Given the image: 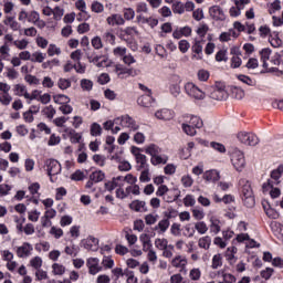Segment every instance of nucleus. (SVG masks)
<instances>
[{
	"label": "nucleus",
	"instance_id": "obj_28",
	"mask_svg": "<svg viewBox=\"0 0 283 283\" xmlns=\"http://www.w3.org/2000/svg\"><path fill=\"white\" fill-rule=\"evenodd\" d=\"M188 124H190L195 129H202V127L205 126L202 118L196 115L190 116Z\"/></svg>",
	"mask_w": 283,
	"mask_h": 283
},
{
	"label": "nucleus",
	"instance_id": "obj_57",
	"mask_svg": "<svg viewBox=\"0 0 283 283\" xmlns=\"http://www.w3.org/2000/svg\"><path fill=\"white\" fill-rule=\"evenodd\" d=\"M102 132L103 127H101L98 123H93L91 125V136H101Z\"/></svg>",
	"mask_w": 283,
	"mask_h": 283
},
{
	"label": "nucleus",
	"instance_id": "obj_64",
	"mask_svg": "<svg viewBox=\"0 0 283 283\" xmlns=\"http://www.w3.org/2000/svg\"><path fill=\"white\" fill-rule=\"evenodd\" d=\"M145 222L148 226L156 224V222H158V214H151V213L146 214Z\"/></svg>",
	"mask_w": 283,
	"mask_h": 283
},
{
	"label": "nucleus",
	"instance_id": "obj_30",
	"mask_svg": "<svg viewBox=\"0 0 283 283\" xmlns=\"http://www.w3.org/2000/svg\"><path fill=\"white\" fill-rule=\"evenodd\" d=\"M198 247L199 249H205V251H209V249L211 248V237L209 235L201 237L198 240Z\"/></svg>",
	"mask_w": 283,
	"mask_h": 283
},
{
	"label": "nucleus",
	"instance_id": "obj_26",
	"mask_svg": "<svg viewBox=\"0 0 283 283\" xmlns=\"http://www.w3.org/2000/svg\"><path fill=\"white\" fill-rule=\"evenodd\" d=\"M283 165H280L276 169L271 172V181L273 185H280V178H282Z\"/></svg>",
	"mask_w": 283,
	"mask_h": 283
},
{
	"label": "nucleus",
	"instance_id": "obj_9",
	"mask_svg": "<svg viewBox=\"0 0 283 283\" xmlns=\"http://www.w3.org/2000/svg\"><path fill=\"white\" fill-rule=\"evenodd\" d=\"M86 266L90 275H96L103 271V266H101V260H98V258H88L86 260Z\"/></svg>",
	"mask_w": 283,
	"mask_h": 283
},
{
	"label": "nucleus",
	"instance_id": "obj_52",
	"mask_svg": "<svg viewBox=\"0 0 283 283\" xmlns=\"http://www.w3.org/2000/svg\"><path fill=\"white\" fill-rule=\"evenodd\" d=\"M263 209H264L268 218H271L272 220H277V218H280V213L275 209L266 208L265 206H263Z\"/></svg>",
	"mask_w": 283,
	"mask_h": 283
},
{
	"label": "nucleus",
	"instance_id": "obj_27",
	"mask_svg": "<svg viewBox=\"0 0 283 283\" xmlns=\"http://www.w3.org/2000/svg\"><path fill=\"white\" fill-rule=\"evenodd\" d=\"M153 103L154 97L151 95H142L137 98V105H140V107H151Z\"/></svg>",
	"mask_w": 283,
	"mask_h": 283
},
{
	"label": "nucleus",
	"instance_id": "obj_39",
	"mask_svg": "<svg viewBox=\"0 0 283 283\" xmlns=\"http://www.w3.org/2000/svg\"><path fill=\"white\" fill-rule=\"evenodd\" d=\"M181 129L187 134V136H196V134H198L195 126H192L191 124H188V122L181 125Z\"/></svg>",
	"mask_w": 283,
	"mask_h": 283
},
{
	"label": "nucleus",
	"instance_id": "obj_10",
	"mask_svg": "<svg viewBox=\"0 0 283 283\" xmlns=\"http://www.w3.org/2000/svg\"><path fill=\"white\" fill-rule=\"evenodd\" d=\"M182 80H180L179 75H171L170 77V86H169V92L171 96L175 98H178L180 96V83Z\"/></svg>",
	"mask_w": 283,
	"mask_h": 283
},
{
	"label": "nucleus",
	"instance_id": "obj_7",
	"mask_svg": "<svg viewBox=\"0 0 283 283\" xmlns=\"http://www.w3.org/2000/svg\"><path fill=\"white\" fill-rule=\"evenodd\" d=\"M189 262L187 261V256L185 255H176L170 260V264L174 269H178L179 273H184V275H187V264Z\"/></svg>",
	"mask_w": 283,
	"mask_h": 283
},
{
	"label": "nucleus",
	"instance_id": "obj_58",
	"mask_svg": "<svg viewBox=\"0 0 283 283\" xmlns=\"http://www.w3.org/2000/svg\"><path fill=\"white\" fill-rule=\"evenodd\" d=\"M52 269H53V274L54 275H63L65 273V268H64L63 264L54 263L52 265Z\"/></svg>",
	"mask_w": 283,
	"mask_h": 283
},
{
	"label": "nucleus",
	"instance_id": "obj_3",
	"mask_svg": "<svg viewBox=\"0 0 283 283\" xmlns=\"http://www.w3.org/2000/svg\"><path fill=\"white\" fill-rule=\"evenodd\" d=\"M184 90L187 96H189V98H193L195 101H205L207 98V92L199 88L193 82L186 83Z\"/></svg>",
	"mask_w": 283,
	"mask_h": 283
},
{
	"label": "nucleus",
	"instance_id": "obj_36",
	"mask_svg": "<svg viewBox=\"0 0 283 283\" xmlns=\"http://www.w3.org/2000/svg\"><path fill=\"white\" fill-rule=\"evenodd\" d=\"M81 249H78V245L72 244V245H66L64 249V252L66 255H71V258H76L78 255Z\"/></svg>",
	"mask_w": 283,
	"mask_h": 283
},
{
	"label": "nucleus",
	"instance_id": "obj_50",
	"mask_svg": "<svg viewBox=\"0 0 283 283\" xmlns=\"http://www.w3.org/2000/svg\"><path fill=\"white\" fill-rule=\"evenodd\" d=\"M30 266L38 271L39 269H41V266H43V259H41V256H34L30 260Z\"/></svg>",
	"mask_w": 283,
	"mask_h": 283
},
{
	"label": "nucleus",
	"instance_id": "obj_24",
	"mask_svg": "<svg viewBox=\"0 0 283 283\" xmlns=\"http://www.w3.org/2000/svg\"><path fill=\"white\" fill-rule=\"evenodd\" d=\"M203 179L208 182H218L220 180V172L218 170H208L203 174Z\"/></svg>",
	"mask_w": 283,
	"mask_h": 283
},
{
	"label": "nucleus",
	"instance_id": "obj_49",
	"mask_svg": "<svg viewBox=\"0 0 283 283\" xmlns=\"http://www.w3.org/2000/svg\"><path fill=\"white\" fill-rule=\"evenodd\" d=\"M49 233H50V235H53V238H55V240H60V238H63V229L54 227V226L51 227Z\"/></svg>",
	"mask_w": 283,
	"mask_h": 283
},
{
	"label": "nucleus",
	"instance_id": "obj_56",
	"mask_svg": "<svg viewBox=\"0 0 283 283\" xmlns=\"http://www.w3.org/2000/svg\"><path fill=\"white\" fill-rule=\"evenodd\" d=\"M57 86H59L60 90H67V88L72 87V82L67 78L61 77L57 81Z\"/></svg>",
	"mask_w": 283,
	"mask_h": 283
},
{
	"label": "nucleus",
	"instance_id": "obj_18",
	"mask_svg": "<svg viewBox=\"0 0 283 283\" xmlns=\"http://www.w3.org/2000/svg\"><path fill=\"white\" fill-rule=\"evenodd\" d=\"M167 193H169V187H167V185L159 186L156 191V196L164 198L165 202H174L176 198L167 197Z\"/></svg>",
	"mask_w": 283,
	"mask_h": 283
},
{
	"label": "nucleus",
	"instance_id": "obj_21",
	"mask_svg": "<svg viewBox=\"0 0 283 283\" xmlns=\"http://www.w3.org/2000/svg\"><path fill=\"white\" fill-rule=\"evenodd\" d=\"M64 134L70 138L71 143H81V134L76 133L73 128L66 127Z\"/></svg>",
	"mask_w": 283,
	"mask_h": 283
},
{
	"label": "nucleus",
	"instance_id": "obj_53",
	"mask_svg": "<svg viewBox=\"0 0 283 283\" xmlns=\"http://www.w3.org/2000/svg\"><path fill=\"white\" fill-rule=\"evenodd\" d=\"M63 14H65V10L61 7H55L53 9V19L55 21H61L63 19Z\"/></svg>",
	"mask_w": 283,
	"mask_h": 283
},
{
	"label": "nucleus",
	"instance_id": "obj_5",
	"mask_svg": "<svg viewBox=\"0 0 283 283\" xmlns=\"http://www.w3.org/2000/svg\"><path fill=\"white\" fill-rule=\"evenodd\" d=\"M115 124L129 129V132H138L140 126L129 115H123L122 117L115 118Z\"/></svg>",
	"mask_w": 283,
	"mask_h": 283
},
{
	"label": "nucleus",
	"instance_id": "obj_15",
	"mask_svg": "<svg viewBox=\"0 0 283 283\" xmlns=\"http://www.w3.org/2000/svg\"><path fill=\"white\" fill-rule=\"evenodd\" d=\"M115 72L118 78H129V76H136V71H134V69L123 67L122 65H116Z\"/></svg>",
	"mask_w": 283,
	"mask_h": 283
},
{
	"label": "nucleus",
	"instance_id": "obj_35",
	"mask_svg": "<svg viewBox=\"0 0 283 283\" xmlns=\"http://www.w3.org/2000/svg\"><path fill=\"white\" fill-rule=\"evenodd\" d=\"M260 55H261V61L263 63V67H269V63H266V61H269V59H271V49L266 48L260 51Z\"/></svg>",
	"mask_w": 283,
	"mask_h": 283
},
{
	"label": "nucleus",
	"instance_id": "obj_59",
	"mask_svg": "<svg viewBox=\"0 0 283 283\" xmlns=\"http://www.w3.org/2000/svg\"><path fill=\"white\" fill-rule=\"evenodd\" d=\"M212 269H220L222 266V254H214L212 258Z\"/></svg>",
	"mask_w": 283,
	"mask_h": 283
},
{
	"label": "nucleus",
	"instance_id": "obj_51",
	"mask_svg": "<svg viewBox=\"0 0 283 283\" xmlns=\"http://www.w3.org/2000/svg\"><path fill=\"white\" fill-rule=\"evenodd\" d=\"M91 45L94 50H103V40L101 36L96 35L91 40Z\"/></svg>",
	"mask_w": 283,
	"mask_h": 283
},
{
	"label": "nucleus",
	"instance_id": "obj_40",
	"mask_svg": "<svg viewBox=\"0 0 283 283\" xmlns=\"http://www.w3.org/2000/svg\"><path fill=\"white\" fill-rule=\"evenodd\" d=\"M210 231L216 235H218V232L220 231V220H218L216 217L210 218Z\"/></svg>",
	"mask_w": 283,
	"mask_h": 283
},
{
	"label": "nucleus",
	"instance_id": "obj_8",
	"mask_svg": "<svg viewBox=\"0 0 283 283\" xmlns=\"http://www.w3.org/2000/svg\"><path fill=\"white\" fill-rule=\"evenodd\" d=\"M45 166L48 176H50L51 182H53L52 176H59V174H61V164L56 159H48Z\"/></svg>",
	"mask_w": 283,
	"mask_h": 283
},
{
	"label": "nucleus",
	"instance_id": "obj_60",
	"mask_svg": "<svg viewBox=\"0 0 283 283\" xmlns=\"http://www.w3.org/2000/svg\"><path fill=\"white\" fill-rule=\"evenodd\" d=\"M13 45L18 48V50H25L30 42L25 39L13 41Z\"/></svg>",
	"mask_w": 283,
	"mask_h": 283
},
{
	"label": "nucleus",
	"instance_id": "obj_33",
	"mask_svg": "<svg viewBox=\"0 0 283 283\" xmlns=\"http://www.w3.org/2000/svg\"><path fill=\"white\" fill-rule=\"evenodd\" d=\"M202 43H205V41L201 40H195V44L192 45V52H195V54H198L197 59L200 61L202 59Z\"/></svg>",
	"mask_w": 283,
	"mask_h": 283
},
{
	"label": "nucleus",
	"instance_id": "obj_42",
	"mask_svg": "<svg viewBox=\"0 0 283 283\" xmlns=\"http://www.w3.org/2000/svg\"><path fill=\"white\" fill-rule=\"evenodd\" d=\"M155 247L159 251H164V249H167L169 247V241L165 238H163V239L157 238V239H155Z\"/></svg>",
	"mask_w": 283,
	"mask_h": 283
},
{
	"label": "nucleus",
	"instance_id": "obj_48",
	"mask_svg": "<svg viewBox=\"0 0 283 283\" xmlns=\"http://www.w3.org/2000/svg\"><path fill=\"white\" fill-rule=\"evenodd\" d=\"M14 94L15 96H23L25 98V94H28V88L25 85L17 84L14 86Z\"/></svg>",
	"mask_w": 283,
	"mask_h": 283
},
{
	"label": "nucleus",
	"instance_id": "obj_16",
	"mask_svg": "<svg viewBox=\"0 0 283 283\" xmlns=\"http://www.w3.org/2000/svg\"><path fill=\"white\" fill-rule=\"evenodd\" d=\"M275 184H273L272 180H268V182L263 184V192L266 193V191L270 190L271 198H280V188H274Z\"/></svg>",
	"mask_w": 283,
	"mask_h": 283
},
{
	"label": "nucleus",
	"instance_id": "obj_1",
	"mask_svg": "<svg viewBox=\"0 0 283 283\" xmlns=\"http://www.w3.org/2000/svg\"><path fill=\"white\" fill-rule=\"evenodd\" d=\"M144 151L150 156V164L154 167H158V165H167V163H169V156L163 154V148H159L156 144L146 146Z\"/></svg>",
	"mask_w": 283,
	"mask_h": 283
},
{
	"label": "nucleus",
	"instance_id": "obj_23",
	"mask_svg": "<svg viewBox=\"0 0 283 283\" xmlns=\"http://www.w3.org/2000/svg\"><path fill=\"white\" fill-rule=\"evenodd\" d=\"M86 59L90 63H93V65H96V67H103L105 65V60L101 61L102 56L96 55V53H86Z\"/></svg>",
	"mask_w": 283,
	"mask_h": 283
},
{
	"label": "nucleus",
	"instance_id": "obj_46",
	"mask_svg": "<svg viewBox=\"0 0 283 283\" xmlns=\"http://www.w3.org/2000/svg\"><path fill=\"white\" fill-rule=\"evenodd\" d=\"M39 96H41V91L39 90H34L31 94L30 93L25 94V99L28 105H30L32 101H39Z\"/></svg>",
	"mask_w": 283,
	"mask_h": 283
},
{
	"label": "nucleus",
	"instance_id": "obj_19",
	"mask_svg": "<svg viewBox=\"0 0 283 283\" xmlns=\"http://www.w3.org/2000/svg\"><path fill=\"white\" fill-rule=\"evenodd\" d=\"M106 22L112 27L123 25L125 23V18L119 13H113L106 19Z\"/></svg>",
	"mask_w": 283,
	"mask_h": 283
},
{
	"label": "nucleus",
	"instance_id": "obj_44",
	"mask_svg": "<svg viewBox=\"0 0 283 283\" xmlns=\"http://www.w3.org/2000/svg\"><path fill=\"white\" fill-rule=\"evenodd\" d=\"M45 61V53L34 52L31 54V63H43Z\"/></svg>",
	"mask_w": 283,
	"mask_h": 283
},
{
	"label": "nucleus",
	"instance_id": "obj_37",
	"mask_svg": "<svg viewBox=\"0 0 283 283\" xmlns=\"http://www.w3.org/2000/svg\"><path fill=\"white\" fill-rule=\"evenodd\" d=\"M42 114H43V116H46V118H49V120H52V118H54V116H56V109L54 108V106L49 105L42 109Z\"/></svg>",
	"mask_w": 283,
	"mask_h": 283
},
{
	"label": "nucleus",
	"instance_id": "obj_17",
	"mask_svg": "<svg viewBox=\"0 0 283 283\" xmlns=\"http://www.w3.org/2000/svg\"><path fill=\"white\" fill-rule=\"evenodd\" d=\"M156 118L158 120H171L174 118V111L169 108H163L155 113Z\"/></svg>",
	"mask_w": 283,
	"mask_h": 283
},
{
	"label": "nucleus",
	"instance_id": "obj_22",
	"mask_svg": "<svg viewBox=\"0 0 283 283\" xmlns=\"http://www.w3.org/2000/svg\"><path fill=\"white\" fill-rule=\"evenodd\" d=\"M137 171H143V169H149V164L147 163V156L142 155L135 158Z\"/></svg>",
	"mask_w": 283,
	"mask_h": 283
},
{
	"label": "nucleus",
	"instance_id": "obj_55",
	"mask_svg": "<svg viewBox=\"0 0 283 283\" xmlns=\"http://www.w3.org/2000/svg\"><path fill=\"white\" fill-rule=\"evenodd\" d=\"M238 80L241 81V83L249 85L250 87L255 86V81L247 75H238Z\"/></svg>",
	"mask_w": 283,
	"mask_h": 283
},
{
	"label": "nucleus",
	"instance_id": "obj_63",
	"mask_svg": "<svg viewBox=\"0 0 283 283\" xmlns=\"http://www.w3.org/2000/svg\"><path fill=\"white\" fill-rule=\"evenodd\" d=\"M184 205H185V207H195L196 206V198L193 197V195H187L184 198Z\"/></svg>",
	"mask_w": 283,
	"mask_h": 283
},
{
	"label": "nucleus",
	"instance_id": "obj_13",
	"mask_svg": "<svg viewBox=\"0 0 283 283\" xmlns=\"http://www.w3.org/2000/svg\"><path fill=\"white\" fill-rule=\"evenodd\" d=\"M171 218V214H168L166 219H161L158 224H156L154 227V231H156L158 233V235H163L165 233H167V230L170 227V222L169 219Z\"/></svg>",
	"mask_w": 283,
	"mask_h": 283
},
{
	"label": "nucleus",
	"instance_id": "obj_12",
	"mask_svg": "<svg viewBox=\"0 0 283 283\" xmlns=\"http://www.w3.org/2000/svg\"><path fill=\"white\" fill-rule=\"evenodd\" d=\"M81 244L86 251H97L98 250V239L90 235L81 241Z\"/></svg>",
	"mask_w": 283,
	"mask_h": 283
},
{
	"label": "nucleus",
	"instance_id": "obj_41",
	"mask_svg": "<svg viewBox=\"0 0 283 283\" xmlns=\"http://www.w3.org/2000/svg\"><path fill=\"white\" fill-rule=\"evenodd\" d=\"M195 229L200 235H205V233L209 231V227H207V223L205 221L196 222Z\"/></svg>",
	"mask_w": 283,
	"mask_h": 283
},
{
	"label": "nucleus",
	"instance_id": "obj_62",
	"mask_svg": "<svg viewBox=\"0 0 283 283\" xmlns=\"http://www.w3.org/2000/svg\"><path fill=\"white\" fill-rule=\"evenodd\" d=\"M0 103L4 106L10 105V103H12V96L10 95V93H2L0 95Z\"/></svg>",
	"mask_w": 283,
	"mask_h": 283
},
{
	"label": "nucleus",
	"instance_id": "obj_54",
	"mask_svg": "<svg viewBox=\"0 0 283 283\" xmlns=\"http://www.w3.org/2000/svg\"><path fill=\"white\" fill-rule=\"evenodd\" d=\"M49 56H59L61 55V48L56 46V44H50L48 49Z\"/></svg>",
	"mask_w": 283,
	"mask_h": 283
},
{
	"label": "nucleus",
	"instance_id": "obj_20",
	"mask_svg": "<svg viewBox=\"0 0 283 283\" xmlns=\"http://www.w3.org/2000/svg\"><path fill=\"white\" fill-rule=\"evenodd\" d=\"M129 209H132V211H136L137 213H143L147 211V203L140 200H134L130 202Z\"/></svg>",
	"mask_w": 283,
	"mask_h": 283
},
{
	"label": "nucleus",
	"instance_id": "obj_2",
	"mask_svg": "<svg viewBox=\"0 0 283 283\" xmlns=\"http://www.w3.org/2000/svg\"><path fill=\"white\" fill-rule=\"evenodd\" d=\"M239 185L241 187L243 205L249 209L255 207V196H253V188L251 187V182L247 179H241Z\"/></svg>",
	"mask_w": 283,
	"mask_h": 283
},
{
	"label": "nucleus",
	"instance_id": "obj_45",
	"mask_svg": "<svg viewBox=\"0 0 283 283\" xmlns=\"http://www.w3.org/2000/svg\"><path fill=\"white\" fill-rule=\"evenodd\" d=\"M83 92H92L93 87H94V82H92L91 80L87 78H83L81 80L80 83Z\"/></svg>",
	"mask_w": 283,
	"mask_h": 283
},
{
	"label": "nucleus",
	"instance_id": "obj_34",
	"mask_svg": "<svg viewBox=\"0 0 283 283\" xmlns=\"http://www.w3.org/2000/svg\"><path fill=\"white\" fill-rule=\"evenodd\" d=\"M61 65V61L59 59L49 60L42 63L43 70H54V67H59Z\"/></svg>",
	"mask_w": 283,
	"mask_h": 283
},
{
	"label": "nucleus",
	"instance_id": "obj_61",
	"mask_svg": "<svg viewBox=\"0 0 283 283\" xmlns=\"http://www.w3.org/2000/svg\"><path fill=\"white\" fill-rule=\"evenodd\" d=\"M40 19H41V15L39 14V12H36V11H31V12L29 13V20H28V22H29V23H33L34 25H36V23H39Z\"/></svg>",
	"mask_w": 283,
	"mask_h": 283
},
{
	"label": "nucleus",
	"instance_id": "obj_47",
	"mask_svg": "<svg viewBox=\"0 0 283 283\" xmlns=\"http://www.w3.org/2000/svg\"><path fill=\"white\" fill-rule=\"evenodd\" d=\"M172 12L175 14H185V4H182V2H180L179 0H177L176 2H174L172 4Z\"/></svg>",
	"mask_w": 283,
	"mask_h": 283
},
{
	"label": "nucleus",
	"instance_id": "obj_6",
	"mask_svg": "<svg viewBox=\"0 0 283 283\" xmlns=\"http://www.w3.org/2000/svg\"><path fill=\"white\" fill-rule=\"evenodd\" d=\"M237 138L238 140H240V143H242L243 145H250V147H255V145L260 143V139L253 133L240 132L237 135Z\"/></svg>",
	"mask_w": 283,
	"mask_h": 283
},
{
	"label": "nucleus",
	"instance_id": "obj_32",
	"mask_svg": "<svg viewBox=\"0 0 283 283\" xmlns=\"http://www.w3.org/2000/svg\"><path fill=\"white\" fill-rule=\"evenodd\" d=\"M227 96V92L220 90V88H214L211 93H210V98H212L213 101H224V97Z\"/></svg>",
	"mask_w": 283,
	"mask_h": 283
},
{
	"label": "nucleus",
	"instance_id": "obj_43",
	"mask_svg": "<svg viewBox=\"0 0 283 283\" xmlns=\"http://www.w3.org/2000/svg\"><path fill=\"white\" fill-rule=\"evenodd\" d=\"M53 101L57 105H67V103H70V98L67 97V95H63V94L54 95Z\"/></svg>",
	"mask_w": 283,
	"mask_h": 283
},
{
	"label": "nucleus",
	"instance_id": "obj_14",
	"mask_svg": "<svg viewBox=\"0 0 283 283\" xmlns=\"http://www.w3.org/2000/svg\"><path fill=\"white\" fill-rule=\"evenodd\" d=\"M209 14L214 21H224V19H227V15H224V11L222 8H220V6L210 7Z\"/></svg>",
	"mask_w": 283,
	"mask_h": 283
},
{
	"label": "nucleus",
	"instance_id": "obj_11",
	"mask_svg": "<svg viewBox=\"0 0 283 283\" xmlns=\"http://www.w3.org/2000/svg\"><path fill=\"white\" fill-rule=\"evenodd\" d=\"M33 251H34V248L32 247V244L24 242L22 243V245L17 248L15 253L18 258H30Z\"/></svg>",
	"mask_w": 283,
	"mask_h": 283
},
{
	"label": "nucleus",
	"instance_id": "obj_25",
	"mask_svg": "<svg viewBox=\"0 0 283 283\" xmlns=\"http://www.w3.org/2000/svg\"><path fill=\"white\" fill-rule=\"evenodd\" d=\"M235 253H238V248L230 247L226 251V259L230 264H235L238 262V259L235 258Z\"/></svg>",
	"mask_w": 283,
	"mask_h": 283
},
{
	"label": "nucleus",
	"instance_id": "obj_31",
	"mask_svg": "<svg viewBox=\"0 0 283 283\" xmlns=\"http://www.w3.org/2000/svg\"><path fill=\"white\" fill-rule=\"evenodd\" d=\"M91 180L94 181V184L103 182L105 180V172L102 170H95L90 175Z\"/></svg>",
	"mask_w": 283,
	"mask_h": 283
},
{
	"label": "nucleus",
	"instance_id": "obj_38",
	"mask_svg": "<svg viewBox=\"0 0 283 283\" xmlns=\"http://www.w3.org/2000/svg\"><path fill=\"white\" fill-rule=\"evenodd\" d=\"M0 61H8L10 59V46H8V42L0 46Z\"/></svg>",
	"mask_w": 283,
	"mask_h": 283
},
{
	"label": "nucleus",
	"instance_id": "obj_4",
	"mask_svg": "<svg viewBox=\"0 0 283 283\" xmlns=\"http://www.w3.org/2000/svg\"><path fill=\"white\" fill-rule=\"evenodd\" d=\"M231 163L237 171H242L247 167V159H244V153L238 148H233L231 151Z\"/></svg>",
	"mask_w": 283,
	"mask_h": 283
},
{
	"label": "nucleus",
	"instance_id": "obj_29",
	"mask_svg": "<svg viewBox=\"0 0 283 283\" xmlns=\"http://www.w3.org/2000/svg\"><path fill=\"white\" fill-rule=\"evenodd\" d=\"M3 23L4 25H8L9 28H11L13 32H17L18 30L21 29V24H19L17 20H14V17H7L3 20Z\"/></svg>",
	"mask_w": 283,
	"mask_h": 283
}]
</instances>
